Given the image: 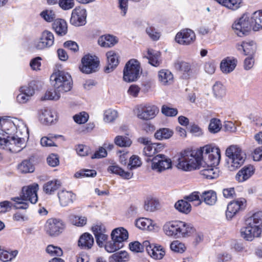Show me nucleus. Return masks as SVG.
Here are the masks:
<instances>
[{"label": "nucleus", "instance_id": "obj_1", "mask_svg": "<svg viewBox=\"0 0 262 262\" xmlns=\"http://www.w3.org/2000/svg\"><path fill=\"white\" fill-rule=\"evenodd\" d=\"M221 159L220 149L212 144H208L197 150H184L177 159V167L184 171L201 169L200 174L208 179L217 178L219 169L216 166Z\"/></svg>", "mask_w": 262, "mask_h": 262}, {"label": "nucleus", "instance_id": "obj_2", "mask_svg": "<svg viewBox=\"0 0 262 262\" xmlns=\"http://www.w3.org/2000/svg\"><path fill=\"white\" fill-rule=\"evenodd\" d=\"M38 185L33 184L27 186H24L21 189L20 196L11 198V200L14 202V208L15 209H26L28 208V201L32 204H35L38 201L37 191Z\"/></svg>", "mask_w": 262, "mask_h": 262}, {"label": "nucleus", "instance_id": "obj_3", "mask_svg": "<svg viewBox=\"0 0 262 262\" xmlns=\"http://www.w3.org/2000/svg\"><path fill=\"white\" fill-rule=\"evenodd\" d=\"M163 230L167 236L179 238L189 236L195 229L189 224L174 221L166 223L163 226Z\"/></svg>", "mask_w": 262, "mask_h": 262}, {"label": "nucleus", "instance_id": "obj_4", "mask_svg": "<svg viewBox=\"0 0 262 262\" xmlns=\"http://www.w3.org/2000/svg\"><path fill=\"white\" fill-rule=\"evenodd\" d=\"M25 139L16 136L9 137L0 133V148L9 150L12 152H18L26 146Z\"/></svg>", "mask_w": 262, "mask_h": 262}, {"label": "nucleus", "instance_id": "obj_5", "mask_svg": "<svg viewBox=\"0 0 262 262\" xmlns=\"http://www.w3.org/2000/svg\"><path fill=\"white\" fill-rule=\"evenodd\" d=\"M51 79H53L55 81L54 88L61 93L69 92L72 89V78L68 73L62 71H58L51 75Z\"/></svg>", "mask_w": 262, "mask_h": 262}, {"label": "nucleus", "instance_id": "obj_6", "mask_svg": "<svg viewBox=\"0 0 262 262\" xmlns=\"http://www.w3.org/2000/svg\"><path fill=\"white\" fill-rule=\"evenodd\" d=\"M226 155L228 158V163L231 170H234L242 165L246 159L245 154L237 145H231L227 148Z\"/></svg>", "mask_w": 262, "mask_h": 262}, {"label": "nucleus", "instance_id": "obj_7", "mask_svg": "<svg viewBox=\"0 0 262 262\" xmlns=\"http://www.w3.org/2000/svg\"><path fill=\"white\" fill-rule=\"evenodd\" d=\"M142 73L140 62L135 59L128 60L123 69V79L125 81L131 82L137 81Z\"/></svg>", "mask_w": 262, "mask_h": 262}, {"label": "nucleus", "instance_id": "obj_8", "mask_svg": "<svg viewBox=\"0 0 262 262\" xmlns=\"http://www.w3.org/2000/svg\"><path fill=\"white\" fill-rule=\"evenodd\" d=\"M137 117L142 120L148 121L156 117L159 113L158 107L150 103H143L136 106Z\"/></svg>", "mask_w": 262, "mask_h": 262}, {"label": "nucleus", "instance_id": "obj_9", "mask_svg": "<svg viewBox=\"0 0 262 262\" xmlns=\"http://www.w3.org/2000/svg\"><path fill=\"white\" fill-rule=\"evenodd\" d=\"M80 70L85 74H91L98 70L99 60L95 56L85 55L81 59Z\"/></svg>", "mask_w": 262, "mask_h": 262}, {"label": "nucleus", "instance_id": "obj_10", "mask_svg": "<svg viewBox=\"0 0 262 262\" xmlns=\"http://www.w3.org/2000/svg\"><path fill=\"white\" fill-rule=\"evenodd\" d=\"M152 169L161 172L172 167L171 160L163 154H158L151 159Z\"/></svg>", "mask_w": 262, "mask_h": 262}, {"label": "nucleus", "instance_id": "obj_11", "mask_svg": "<svg viewBox=\"0 0 262 262\" xmlns=\"http://www.w3.org/2000/svg\"><path fill=\"white\" fill-rule=\"evenodd\" d=\"M251 17L249 18L247 15H243L237 21L232 25V28L238 36H242L246 35L247 33L253 29Z\"/></svg>", "mask_w": 262, "mask_h": 262}, {"label": "nucleus", "instance_id": "obj_12", "mask_svg": "<svg viewBox=\"0 0 262 262\" xmlns=\"http://www.w3.org/2000/svg\"><path fill=\"white\" fill-rule=\"evenodd\" d=\"M65 228L64 222L60 219L51 218L47 220L45 229L51 236H57L62 232Z\"/></svg>", "mask_w": 262, "mask_h": 262}, {"label": "nucleus", "instance_id": "obj_13", "mask_svg": "<svg viewBox=\"0 0 262 262\" xmlns=\"http://www.w3.org/2000/svg\"><path fill=\"white\" fill-rule=\"evenodd\" d=\"M86 9L80 6L76 7L72 10L70 23L75 27L83 26L86 23Z\"/></svg>", "mask_w": 262, "mask_h": 262}, {"label": "nucleus", "instance_id": "obj_14", "mask_svg": "<svg viewBox=\"0 0 262 262\" xmlns=\"http://www.w3.org/2000/svg\"><path fill=\"white\" fill-rule=\"evenodd\" d=\"M174 39L180 45H189L195 40V34L191 29H183L177 33Z\"/></svg>", "mask_w": 262, "mask_h": 262}, {"label": "nucleus", "instance_id": "obj_15", "mask_svg": "<svg viewBox=\"0 0 262 262\" xmlns=\"http://www.w3.org/2000/svg\"><path fill=\"white\" fill-rule=\"evenodd\" d=\"M54 42L53 34L48 30H45L42 32L39 40L35 42L34 46L37 50H43L51 47Z\"/></svg>", "mask_w": 262, "mask_h": 262}, {"label": "nucleus", "instance_id": "obj_16", "mask_svg": "<svg viewBox=\"0 0 262 262\" xmlns=\"http://www.w3.org/2000/svg\"><path fill=\"white\" fill-rule=\"evenodd\" d=\"M246 200L240 199L230 202L227 206L226 216L228 220H231L236 214L241 210H243L246 206Z\"/></svg>", "mask_w": 262, "mask_h": 262}, {"label": "nucleus", "instance_id": "obj_17", "mask_svg": "<svg viewBox=\"0 0 262 262\" xmlns=\"http://www.w3.org/2000/svg\"><path fill=\"white\" fill-rule=\"evenodd\" d=\"M145 250L149 255L155 259H161L165 254V251L160 245L151 244L149 242L145 243Z\"/></svg>", "mask_w": 262, "mask_h": 262}, {"label": "nucleus", "instance_id": "obj_18", "mask_svg": "<svg viewBox=\"0 0 262 262\" xmlns=\"http://www.w3.org/2000/svg\"><path fill=\"white\" fill-rule=\"evenodd\" d=\"M255 168L252 165L244 166L235 175V180L239 182H244L250 179L254 173Z\"/></svg>", "mask_w": 262, "mask_h": 262}, {"label": "nucleus", "instance_id": "obj_19", "mask_svg": "<svg viewBox=\"0 0 262 262\" xmlns=\"http://www.w3.org/2000/svg\"><path fill=\"white\" fill-rule=\"evenodd\" d=\"M261 231V228L245 226L241 229V234L245 239L252 241L254 237L259 236Z\"/></svg>", "mask_w": 262, "mask_h": 262}, {"label": "nucleus", "instance_id": "obj_20", "mask_svg": "<svg viewBox=\"0 0 262 262\" xmlns=\"http://www.w3.org/2000/svg\"><path fill=\"white\" fill-rule=\"evenodd\" d=\"M94 243L93 236L89 233L85 232L79 237L78 246L82 249L89 250L91 249Z\"/></svg>", "mask_w": 262, "mask_h": 262}, {"label": "nucleus", "instance_id": "obj_21", "mask_svg": "<svg viewBox=\"0 0 262 262\" xmlns=\"http://www.w3.org/2000/svg\"><path fill=\"white\" fill-rule=\"evenodd\" d=\"M111 235L112 239L116 241L119 244H124V242L126 241L128 237L127 231L123 227L114 229Z\"/></svg>", "mask_w": 262, "mask_h": 262}, {"label": "nucleus", "instance_id": "obj_22", "mask_svg": "<svg viewBox=\"0 0 262 262\" xmlns=\"http://www.w3.org/2000/svg\"><path fill=\"white\" fill-rule=\"evenodd\" d=\"M58 196L61 206L65 207L73 202L75 195L72 192L61 190L58 193Z\"/></svg>", "mask_w": 262, "mask_h": 262}, {"label": "nucleus", "instance_id": "obj_23", "mask_svg": "<svg viewBox=\"0 0 262 262\" xmlns=\"http://www.w3.org/2000/svg\"><path fill=\"white\" fill-rule=\"evenodd\" d=\"M236 64V59L228 57L222 61L220 65L221 70L224 73H229L234 70Z\"/></svg>", "mask_w": 262, "mask_h": 262}, {"label": "nucleus", "instance_id": "obj_24", "mask_svg": "<svg viewBox=\"0 0 262 262\" xmlns=\"http://www.w3.org/2000/svg\"><path fill=\"white\" fill-rule=\"evenodd\" d=\"M52 28L59 36H63L68 32L67 23L63 19H55L52 24Z\"/></svg>", "mask_w": 262, "mask_h": 262}, {"label": "nucleus", "instance_id": "obj_25", "mask_svg": "<svg viewBox=\"0 0 262 262\" xmlns=\"http://www.w3.org/2000/svg\"><path fill=\"white\" fill-rule=\"evenodd\" d=\"M107 66L105 68V72L108 73L112 72L118 64V56L114 51L107 52Z\"/></svg>", "mask_w": 262, "mask_h": 262}, {"label": "nucleus", "instance_id": "obj_26", "mask_svg": "<svg viewBox=\"0 0 262 262\" xmlns=\"http://www.w3.org/2000/svg\"><path fill=\"white\" fill-rule=\"evenodd\" d=\"M174 67L176 70L181 72L183 74V77L187 79L189 77L191 72V66L187 62L177 60L174 63Z\"/></svg>", "mask_w": 262, "mask_h": 262}, {"label": "nucleus", "instance_id": "obj_27", "mask_svg": "<svg viewBox=\"0 0 262 262\" xmlns=\"http://www.w3.org/2000/svg\"><path fill=\"white\" fill-rule=\"evenodd\" d=\"M262 212L258 211L254 213L251 216L246 220V226L261 228Z\"/></svg>", "mask_w": 262, "mask_h": 262}, {"label": "nucleus", "instance_id": "obj_28", "mask_svg": "<svg viewBox=\"0 0 262 262\" xmlns=\"http://www.w3.org/2000/svg\"><path fill=\"white\" fill-rule=\"evenodd\" d=\"M148 59V63L154 67H158L161 63V53L152 49H148L147 55L144 56Z\"/></svg>", "mask_w": 262, "mask_h": 262}, {"label": "nucleus", "instance_id": "obj_29", "mask_svg": "<svg viewBox=\"0 0 262 262\" xmlns=\"http://www.w3.org/2000/svg\"><path fill=\"white\" fill-rule=\"evenodd\" d=\"M116 37L113 35L107 34L100 36L98 40V44L105 48H110L114 46L117 42Z\"/></svg>", "mask_w": 262, "mask_h": 262}, {"label": "nucleus", "instance_id": "obj_30", "mask_svg": "<svg viewBox=\"0 0 262 262\" xmlns=\"http://www.w3.org/2000/svg\"><path fill=\"white\" fill-rule=\"evenodd\" d=\"M40 120L41 121L46 124H50L56 119L55 113L51 110L45 108L41 110V114L40 115Z\"/></svg>", "mask_w": 262, "mask_h": 262}, {"label": "nucleus", "instance_id": "obj_31", "mask_svg": "<svg viewBox=\"0 0 262 262\" xmlns=\"http://www.w3.org/2000/svg\"><path fill=\"white\" fill-rule=\"evenodd\" d=\"M158 78L159 81L163 85L169 84L173 81V75L167 70H161L159 72Z\"/></svg>", "mask_w": 262, "mask_h": 262}, {"label": "nucleus", "instance_id": "obj_32", "mask_svg": "<svg viewBox=\"0 0 262 262\" xmlns=\"http://www.w3.org/2000/svg\"><path fill=\"white\" fill-rule=\"evenodd\" d=\"M251 19L254 31H256L262 29V10L254 12Z\"/></svg>", "mask_w": 262, "mask_h": 262}, {"label": "nucleus", "instance_id": "obj_33", "mask_svg": "<svg viewBox=\"0 0 262 262\" xmlns=\"http://www.w3.org/2000/svg\"><path fill=\"white\" fill-rule=\"evenodd\" d=\"M202 199L208 205H213L217 201L216 192L213 190H208L203 192L201 195Z\"/></svg>", "mask_w": 262, "mask_h": 262}, {"label": "nucleus", "instance_id": "obj_34", "mask_svg": "<svg viewBox=\"0 0 262 262\" xmlns=\"http://www.w3.org/2000/svg\"><path fill=\"white\" fill-rule=\"evenodd\" d=\"M108 171L112 173H115L120 176L124 179H129L132 178L133 176V173L125 171L121 168L118 165H113L108 167Z\"/></svg>", "mask_w": 262, "mask_h": 262}, {"label": "nucleus", "instance_id": "obj_35", "mask_svg": "<svg viewBox=\"0 0 262 262\" xmlns=\"http://www.w3.org/2000/svg\"><path fill=\"white\" fill-rule=\"evenodd\" d=\"M61 182L57 180L48 181L43 185V191L49 194H51L61 186Z\"/></svg>", "mask_w": 262, "mask_h": 262}, {"label": "nucleus", "instance_id": "obj_36", "mask_svg": "<svg viewBox=\"0 0 262 262\" xmlns=\"http://www.w3.org/2000/svg\"><path fill=\"white\" fill-rule=\"evenodd\" d=\"M173 134L172 130L168 128H161L155 133V137L159 140L169 139Z\"/></svg>", "mask_w": 262, "mask_h": 262}, {"label": "nucleus", "instance_id": "obj_37", "mask_svg": "<svg viewBox=\"0 0 262 262\" xmlns=\"http://www.w3.org/2000/svg\"><path fill=\"white\" fill-rule=\"evenodd\" d=\"M175 208L181 212L188 214L191 210V205L183 200H179L174 205Z\"/></svg>", "mask_w": 262, "mask_h": 262}, {"label": "nucleus", "instance_id": "obj_38", "mask_svg": "<svg viewBox=\"0 0 262 262\" xmlns=\"http://www.w3.org/2000/svg\"><path fill=\"white\" fill-rule=\"evenodd\" d=\"M37 81H32L28 85L20 87V92H23L30 98L35 93V90L36 89L37 86Z\"/></svg>", "mask_w": 262, "mask_h": 262}, {"label": "nucleus", "instance_id": "obj_39", "mask_svg": "<svg viewBox=\"0 0 262 262\" xmlns=\"http://www.w3.org/2000/svg\"><path fill=\"white\" fill-rule=\"evenodd\" d=\"M112 259L116 262H125L129 260V256L125 251H120L112 254Z\"/></svg>", "mask_w": 262, "mask_h": 262}, {"label": "nucleus", "instance_id": "obj_40", "mask_svg": "<svg viewBox=\"0 0 262 262\" xmlns=\"http://www.w3.org/2000/svg\"><path fill=\"white\" fill-rule=\"evenodd\" d=\"M124 246V244L119 243L115 240H112L108 242H106L104 245L105 250L110 253L114 252Z\"/></svg>", "mask_w": 262, "mask_h": 262}, {"label": "nucleus", "instance_id": "obj_41", "mask_svg": "<svg viewBox=\"0 0 262 262\" xmlns=\"http://www.w3.org/2000/svg\"><path fill=\"white\" fill-rule=\"evenodd\" d=\"M69 220L73 225L78 227L84 226L87 222V219L85 217L75 214H71L69 216Z\"/></svg>", "mask_w": 262, "mask_h": 262}, {"label": "nucleus", "instance_id": "obj_42", "mask_svg": "<svg viewBox=\"0 0 262 262\" xmlns=\"http://www.w3.org/2000/svg\"><path fill=\"white\" fill-rule=\"evenodd\" d=\"M159 207V202L158 200L148 198L145 201L144 208L146 211H154Z\"/></svg>", "mask_w": 262, "mask_h": 262}, {"label": "nucleus", "instance_id": "obj_43", "mask_svg": "<svg viewBox=\"0 0 262 262\" xmlns=\"http://www.w3.org/2000/svg\"><path fill=\"white\" fill-rule=\"evenodd\" d=\"M18 169L21 173H28L33 172L34 167L29 160H24L18 165Z\"/></svg>", "mask_w": 262, "mask_h": 262}, {"label": "nucleus", "instance_id": "obj_44", "mask_svg": "<svg viewBox=\"0 0 262 262\" xmlns=\"http://www.w3.org/2000/svg\"><path fill=\"white\" fill-rule=\"evenodd\" d=\"M115 144L120 147H129L132 144L131 140L127 137L118 136L114 140Z\"/></svg>", "mask_w": 262, "mask_h": 262}, {"label": "nucleus", "instance_id": "obj_45", "mask_svg": "<svg viewBox=\"0 0 262 262\" xmlns=\"http://www.w3.org/2000/svg\"><path fill=\"white\" fill-rule=\"evenodd\" d=\"M61 136L60 135H49L48 137H43L40 139V144L42 146H56L53 139H57Z\"/></svg>", "mask_w": 262, "mask_h": 262}, {"label": "nucleus", "instance_id": "obj_46", "mask_svg": "<svg viewBox=\"0 0 262 262\" xmlns=\"http://www.w3.org/2000/svg\"><path fill=\"white\" fill-rule=\"evenodd\" d=\"M156 150V147L152 144L146 146L144 148L143 153L146 157L145 160L146 162H151V159H150V158L153 157L154 155L155 154Z\"/></svg>", "mask_w": 262, "mask_h": 262}, {"label": "nucleus", "instance_id": "obj_47", "mask_svg": "<svg viewBox=\"0 0 262 262\" xmlns=\"http://www.w3.org/2000/svg\"><path fill=\"white\" fill-rule=\"evenodd\" d=\"M213 92L216 98H221L225 95V90L220 82H216L213 85Z\"/></svg>", "mask_w": 262, "mask_h": 262}, {"label": "nucleus", "instance_id": "obj_48", "mask_svg": "<svg viewBox=\"0 0 262 262\" xmlns=\"http://www.w3.org/2000/svg\"><path fill=\"white\" fill-rule=\"evenodd\" d=\"M221 128V121L216 118L211 119L208 126L209 131L211 133L215 134L219 132Z\"/></svg>", "mask_w": 262, "mask_h": 262}, {"label": "nucleus", "instance_id": "obj_49", "mask_svg": "<svg viewBox=\"0 0 262 262\" xmlns=\"http://www.w3.org/2000/svg\"><path fill=\"white\" fill-rule=\"evenodd\" d=\"M148 242V241H144L142 244L138 241L131 242L129 244V247L133 252L136 253L142 252L144 248L145 249V246L144 245L145 243Z\"/></svg>", "mask_w": 262, "mask_h": 262}, {"label": "nucleus", "instance_id": "obj_50", "mask_svg": "<svg viewBox=\"0 0 262 262\" xmlns=\"http://www.w3.org/2000/svg\"><path fill=\"white\" fill-rule=\"evenodd\" d=\"M118 117V113L113 109H108L104 113V120L106 122H113Z\"/></svg>", "mask_w": 262, "mask_h": 262}, {"label": "nucleus", "instance_id": "obj_51", "mask_svg": "<svg viewBox=\"0 0 262 262\" xmlns=\"http://www.w3.org/2000/svg\"><path fill=\"white\" fill-rule=\"evenodd\" d=\"M245 55H253L256 50V46L253 41H245Z\"/></svg>", "mask_w": 262, "mask_h": 262}, {"label": "nucleus", "instance_id": "obj_52", "mask_svg": "<svg viewBox=\"0 0 262 262\" xmlns=\"http://www.w3.org/2000/svg\"><path fill=\"white\" fill-rule=\"evenodd\" d=\"M46 252L51 256H61L63 254L62 250L60 247L52 245L48 246Z\"/></svg>", "mask_w": 262, "mask_h": 262}, {"label": "nucleus", "instance_id": "obj_53", "mask_svg": "<svg viewBox=\"0 0 262 262\" xmlns=\"http://www.w3.org/2000/svg\"><path fill=\"white\" fill-rule=\"evenodd\" d=\"M61 93L54 88L53 91H47L44 96L45 100H57L60 97Z\"/></svg>", "mask_w": 262, "mask_h": 262}, {"label": "nucleus", "instance_id": "obj_54", "mask_svg": "<svg viewBox=\"0 0 262 262\" xmlns=\"http://www.w3.org/2000/svg\"><path fill=\"white\" fill-rule=\"evenodd\" d=\"M170 248L172 251L179 253H183L186 249L185 245L178 241L172 242L170 245Z\"/></svg>", "mask_w": 262, "mask_h": 262}, {"label": "nucleus", "instance_id": "obj_55", "mask_svg": "<svg viewBox=\"0 0 262 262\" xmlns=\"http://www.w3.org/2000/svg\"><path fill=\"white\" fill-rule=\"evenodd\" d=\"M161 112L163 114L168 117H174L178 114V110L175 108H171L165 105L162 106Z\"/></svg>", "mask_w": 262, "mask_h": 262}, {"label": "nucleus", "instance_id": "obj_56", "mask_svg": "<svg viewBox=\"0 0 262 262\" xmlns=\"http://www.w3.org/2000/svg\"><path fill=\"white\" fill-rule=\"evenodd\" d=\"M89 119V115L88 113L83 112L79 114L75 115L73 116V119L77 123L83 124L85 123Z\"/></svg>", "mask_w": 262, "mask_h": 262}, {"label": "nucleus", "instance_id": "obj_57", "mask_svg": "<svg viewBox=\"0 0 262 262\" xmlns=\"http://www.w3.org/2000/svg\"><path fill=\"white\" fill-rule=\"evenodd\" d=\"M59 6L64 10L73 8L74 6V0H59Z\"/></svg>", "mask_w": 262, "mask_h": 262}, {"label": "nucleus", "instance_id": "obj_58", "mask_svg": "<svg viewBox=\"0 0 262 262\" xmlns=\"http://www.w3.org/2000/svg\"><path fill=\"white\" fill-rule=\"evenodd\" d=\"M41 16L47 21L51 22L55 18V14L52 10H46L40 13Z\"/></svg>", "mask_w": 262, "mask_h": 262}, {"label": "nucleus", "instance_id": "obj_59", "mask_svg": "<svg viewBox=\"0 0 262 262\" xmlns=\"http://www.w3.org/2000/svg\"><path fill=\"white\" fill-rule=\"evenodd\" d=\"M146 32L149 36L154 40L159 39L160 34L152 26H149L146 29Z\"/></svg>", "mask_w": 262, "mask_h": 262}, {"label": "nucleus", "instance_id": "obj_60", "mask_svg": "<svg viewBox=\"0 0 262 262\" xmlns=\"http://www.w3.org/2000/svg\"><path fill=\"white\" fill-rule=\"evenodd\" d=\"M14 207V204L8 201H4L0 202V213H6Z\"/></svg>", "mask_w": 262, "mask_h": 262}, {"label": "nucleus", "instance_id": "obj_61", "mask_svg": "<svg viewBox=\"0 0 262 262\" xmlns=\"http://www.w3.org/2000/svg\"><path fill=\"white\" fill-rule=\"evenodd\" d=\"M92 230L94 235L105 234L106 232L105 227L102 224L95 225L92 227Z\"/></svg>", "mask_w": 262, "mask_h": 262}, {"label": "nucleus", "instance_id": "obj_62", "mask_svg": "<svg viewBox=\"0 0 262 262\" xmlns=\"http://www.w3.org/2000/svg\"><path fill=\"white\" fill-rule=\"evenodd\" d=\"M184 199L189 202L196 201V205H199L202 203V201L199 195V192L196 191H194L190 194L189 195L185 196Z\"/></svg>", "mask_w": 262, "mask_h": 262}, {"label": "nucleus", "instance_id": "obj_63", "mask_svg": "<svg viewBox=\"0 0 262 262\" xmlns=\"http://www.w3.org/2000/svg\"><path fill=\"white\" fill-rule=\"evenodd\" d=\"M64 48L71 50V51L75 53L79 50V46L77 43L74 41L68 40L64 42L63 44Z\"/></svg>", "mask_w": 262, "mask_h": 262}, {"label": "nucleus", "instance_id": "obj_64", "mask_svg": "<svg viewBox=\"0 0 262 262\" xmlns=\"http://www.w3.org/2000/svg\"><path fill=\"white\" fill-rule=\"evenodd\" d=\"M141 165V162L139 157L134 155L130 158L128 166H130V169L139 167Z\"/></svg>", "mask_w": 262, "mask_h": 262}]
</instances>
